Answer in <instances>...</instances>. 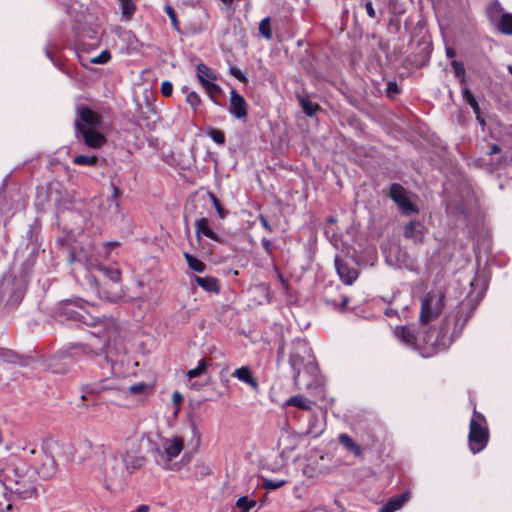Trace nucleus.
Instances as JSON below:
<instances>
[{"label":"nucleus","instance_id":"46","mask_svg":"<svg viewBox=\"0 0 512 512\" xmlns=\"http://www.w3.org/2000/svg\"><path fill=\"white\" fill-rule=\"evenodd\" d=\"M230 73L237 78L240 82H247V77L237 67H230Z\"/></svg>","mask_w":512,"mask_h":512},{"label":"nucleus","instance_id":"29","mask_svg":"<svg viewBox=\"0 0 512 512\" xmlns=\"http://www.w3.org/2000/svg\"><path fill=\"white\" fill-rule=\"evenodd\" d=\"M298 101H299L303 111L308 116L314 115L319 108V106L317 104L311 102L309 99H307L303 96H298Z\"/></svg>","mask_w":512,"mask_h":512},{"label":"nucleus","instance_id":"44","mask_svg":"<svg viewBox=\"0 0 512 512\" xmlns=\"http://www.w3.org/2000/svg\"><path fill=\"white\" fill-rule=\"evenodd\" d=\"M173 92V85L170 81H163L162 84H161V93L165 96V97H168L172 94Z\"/></svg>","mask_w":512,"mask_h":512},{"label":"nucleus","instance_id":"8","mask_svg":"<svg viewBox=\"0 0 512 512\" xmlns=\"http://www.w3.org/2000/svg\"><path fill=\"white\" fill-rule=\"evenodd\" d=\"M460 319L461 316L458 315V313L446 316L441 323L435 341L431 343V345L437 350H444L448 348L453 340L461 334L464 323L458 327V321Z\"/></svg>","mask_w":512,"mask_h":512},{"label":"nucleus","instance_id":"27","mask_svg":"<svg viewBox=\"0 0 512 512\" xmlns=\"http://www.w3.org/2000/svg\"><path fill=\"white\" fill-rule=\"evenodd\" d=\"M286 405L294 406V407L300 408L302 410H307V411L311 410L310 401L301 395H295V396L289 398L286 401Z\"/></svg>","mask_w":512,"mask_h":512},{"label":"nucleus","instance_id":"50","mask_svg":"<svg viewBox=\"0 0 512 512\" xmlns=\"http://www.w3.org/2000/svg\"><path fill=\"white\" fill-rule=\"evenodd\" d=\"M365 9H366L367 15L370 18H375L376 17V12H375V9L373 8V5H372L371 1H367L365 3Z\"/></svg>","mask_w":512,"mask_h":512},{"label":"nucleus","instance_id":"58","mask_svg":"<svg viewBox=\"0 0 512 512\" xmlns=\"http://www.w3.org/2000/svg\"><path fill=\"white\" fill-rule=\"evenodd\" d=\"M394 312L391 310H386V315L391 316Z\"/></svg>","mask_w":512,"mask_h":512},{"label":"nucleus","instance_id":"24","mask_svg":"<svg viewBox=\"0 0 512 512\" xmlns=\"http://www.w3.org/2000/svg\"><path fill=\"white\" fill-rule=\"evenodd\" d=\"M407 501L406 494H402L391 498L387 503H385L379 510V512H396L399 510L404 503Z\"/></svg>","mask_w":512,"mask_h":512},{"label":"nucleus","instance_id":"9","mask_svg":"<svg viewBox=\"0 0 512 512\" xmlns=\"http://www.w3.org/2000/svg\"><path fill=\"white\" fill-rule=\"evenodd\" d=\"M312 358V349L309 343L303 339H296L291 344V353L289 356V364L294 371L293 379L295 385H298L300 372L305 362Z\"/></svg>","mask_w":512,"mask_h":512},{"label":"nucleus","instance_id":"47","mask_svg":"<svg viewBox=\"0 0 512 512\" xmlns=\"http://www.w3.org/2000/svg\"><path fill=\"white\" fill-rule=\"evenodd\" d=\"M462 94H463V98L465 99V101L470 106H472V103H476L477 102L475 97L473 96V94L471 93V91L467 87H464L462 89Z\"/></svg>","mask_w":512,"mask_h":512},{"label":"nucleus","instance_id":"38","mask_svg":"<svg viewBox=\"0 0 512 512\" xmlns=\"http://www.w3.org/2000/svg\"><path fill=\"white\" fill-rule=\"evenodd\" d=\"M210 199L216 210L217 215L223 219L227 215V211L223 208L220 201L214 194H210Z\"/></svg>","mask_w":512,"mask_h":512},{"label":"nucleus","instance_id":"41","mask_svg":"<svg viewBox=\"0 0 512 512\" xmlns=\"http://www.w3.org/2000/svg\"><path fill=\"white\" fill-rule=\"evenodd\" d=\"M208 135L215 143L219 145H223L225 143V135L218 129H211Z\"/></svg>","mask_w":512,"mask_h":512},{"label":"nucleus","instance_id":"48","mask_svg":"<svg viewBox=\"0 0 512 512\" xmlns=\"http://www.w3.org/2000/svg\"><path fill=\"white\" fill-rule=\"evenodd\" d=\"M183 399H184L183 395L180 392H178V391L173 392L172 402L176 406V412L179 410V407H180L181 403L183 402Z\"/></svg>","mask_w":512,"mask_h":512},{"label":"nucleus","instance_id":"49","mask_svg":"<svg viewBox=\"0 0 512 512\" xmlns=\"http://www.w3.org/2000/svg\"><path fill=\"white\" fill-rule=\"evenodd\" d=\"M112 189H113V191H112V195H111V201H112L115 209H118L120 191L116 186H112Z\"/></svg>","mask_w":512,"mask_h":512},{"label":"nucleus","instance_id":"30","mask_svg":"<svg viewBox=\"0 0 512 512\" xmlns=\"http://www.w3.org/2000/svg\"><path fill=\"white\" fill-rule=\"evenodd\" d=\"M259 33L267 40L272 38L271 20L269 17H265L259 23Z\"/></svg>","mask_w":512,"mask_h":512},{"label":"nucleus","instance_id":"60","mask_svg":"<svg viewBox=\"0 0 512 512\" xmlns=\"http://www.w3.org/2000/svg\"><path fill=\"white\" fill-rule=\"evenodd\" d=\"M84 446L89 448L91 447V444L89 442H84Z\"/></svg>","mask_w":512,"mask_h":512},{"label":"nucleus","instance_id":"13","mask_svg":"<svg viewBox=\"0 0 512 512\" xmlns=\"http://www.w3.org/2000/svg\"><path fill=\"white\" fill-rule=\"evenodd\" d=\"M197 78L211 99L217 103L216 97L221 93V88L215 83V74L205 64H198Z\"/></svg>","mask_w":512,"mask_h":512},{"label":"nucleus","instance_id":"34","mask_svg":"<svg viewBox=\"0 0 512 512\" xmlns=\"http://www.w3.org/2000/svg\"><path fill=\"white\" fill-rule=\"evenodd\" d=\"M122 14L125 17H131L135 11V5L132 0H119Z\"/></svg>","mask_w":512,"mask_h":512},{"label":"nucleus","instance_id":"19","mask_svg":"<svg viewBox=\"0 0 512 512\" xmlns=\"http://www.w3.org/2000/svg\"><path fill=\"white\" fill-rule=\"evenodd\" d=\"M395 337L408 346H414L416 343V336L412 328L408 326H399L394 330Z\"/></svg>","mask_w":512,"mask_h":512},{"label":"nucleus","instance_id":"40","mask_svg":"<svg viewBox=\"0 0 512 512\" xmlns=\"http://www.w3.org/2000/svg\"><path fill=\"white\" fill-rule=\"evenodd\" d=\"M165 12L166 14L168 15L169 19L171 20V23L173 25V27L176 29V30H179L180 29V23L177 19V15H176V12L175 10L173 9L172 6H169L167 5L165 7Z\"/></svg>","mask_w":512,"mask_h":512},{"label":"nucleus","instance_id":"12","mask_svg":"<svg viewBox=\"0 0 512 512\" xmlns=\"http://www.w3.org/2000/svg\"><path fill=\"white\" fill-rule=\"evenodd\" d=\"M97 269L104 278L110 281V287L103 288L99 291L101 297L109 302L119 301L123 297V291L120 287L121 274L119 270L104 266H99Z\"/></svg>","mask_w":512,"mask_h":512},{"label":"nucleus","instance_id":"20","mask_svg":"<svg viewBox=\"0 0 512 512\" xmlns=\"http://www.w3.org/2000/svg\"><path fill=\"white\" fill-rule=\"evenodd\" d=\"M193 281H195L203 290L207 292H213L218 294L220 292L219 281L215 277L206 276H194Z\"/></svg>","mask_w":512,"mask_h":512},{"label":"nucleus","instance_id":"15","mask_svg":"<svg viewBox=\"0 0 512 512\" xmlns=\"http://www.w3.org/2000/svg\"><path fill=\"white\" fill-rule=\"evenodd\" d=\"M335 267L341 281L346 285H351L358 277V271L352 260L336 256Z\"/></svg>","mask_w":512,"mask_h":512},{"label":"nucleus","instance_id":"4","mask_svg":"<svg viewBox=\"0 0 512 512\" xmlns=\"http://www.w3.org/2000/svg\"><path fill=\"white\" fill-rule=\"evenodd\" d=\"M75 129L83 138L84 143L93 149H98L106 143L105 136L99 132L102 128L101 116L87 106L79 105L76 108Z\"/></svg>","mask_w":512,"mask_h":512},{"label":"nucleus","instance_id":"55","mask_svg":"<svg viewBox=\"0 0 512 512\" xmlns=\"http://www.w3.org/2000/svg\"><path fill=\"white\" fill-rule=\"evenodd\" d=\"M471 108L473 109V112L476 114V115H479L480 113V107L478 105V103H472V106Z\"/></svg>","mask_w":512,"mask_h":512},{"label":"nucleus","instance_id":"35","mask_svg":"<svg viewBox=\"0 0 512 512\" xmlns=\"http://www.w3.org/2000/svg\"><path fill=\"white\" fill-rule=\"evenodd\" d=\"M0 359L4 362L15 363L18 360V355L10 349L0 347Z\"/></svg>","mask_w":512,"mask_h":512},{"label":"nucleus","instance_id":"22","mask_svg":"<svg viewBox=\"0 0 512 512\" xmlns=\"http://www.w3.org/2000/svg\"><path fill=\"white\" fill-rule=\"evenodd\" d=\"M235 376L237 377V379L239 381L246 383L247 385H249L253 389L256 390L258 388V382L253 377L252 372H251L249 367L242 366V367L236 369Z\"/></svg>","mask_w":512,"mask_h":512},{"label":"nucleus","instance_id":"36","mask_svg":"<svg viewBox=\"0 0 512 512\" xmlns=\"http://www.w3.org/2000/svg\"><path fill=\"white\" fill-rule=\"evenodd\" d=\"M452 69L454 71L455 76L460 80V82L465 81V68L462 62L453 60L451 62Z\"/></svg>","mask_w":512,"mask_h":512},{"label":"nucleus","instance_id":"23","mask_svg":"<svg viewBox=\"0 0 512 512\" xmlns=\"http://www.w3.org/2000/svg\"><path fill=\"white\" fill-rule=\"evenodd\" d=\"M338 440L346 450L352 452L357 457H362L363 452L361 447L349 435L340 434Z\"/></svg>","mask_w":512,"mask_h":512},{"label":"nucleus","instance_id":"18","mask_svg":"<svg viewBox=\"0 0 512 512\" xmlns=\"http://www.w3.org/2000/svg\"><path fill=\"white\" fill-rule=\"evenodd\" d=\"M423 229L424 227L420 222L411 221L404 227V236L414 242L422 241Z\"/></svg>","mask_w":512,"mask_h":512},{"label":"nucleus","instance_id":"7","mask_svg":"<svg viewBox=\"0 0 512 512\" xmlns=\"http://www.w3.org/2000/svg\"><path fill=\"white\" fill-rule=\"evenodd\" d=\"M489 432L485 417L474 410L469 427L468 442L472 453L481 452L487 445Z\"/></svg>","mask_w":512,"mask_h":512},{"label":"nucleus","instance_id":"14","mask_svg":"<svg viewBox=\"0 0 512 512\" xmlns=\"http://www.w3.org/2000/svg\"><path fill=\"white\" fill-rule=\"evenodd\" d=\"M389 196L404 214L409 215L418 211L417 207L409 200L407 191L400 184L393 183L390 186Z\"/></svg>","mask_w":512,"mask_h":512},{"label":"nucleus","instance_id":"1","mask_svg":"<svg viewBox=\"0 0 512 512\" xmlns=\"http://www.w3.org/2000/svg\"><path fill=\"white\" fill-rule=\"evenodd\" d=\"M94 305L82 299H67L59 303L55 318L64 322L66 320L79 321L86 325H100L102 331L93 333L92 352H105L112 341L118 336L117 325L111 317H103L92 315Z\"/></svg>","mask_w":512,"mask_h":512},{"label":"nucleus","instance_id":"57","mask_svg":"<svg viewBox=\"0 0 512 512\" xmlns=\"http://www.w3.org/2000/svg\"><path fill=\"white\" fill-rule=\"evenodd\" d=\"M348 303V299L347 297H343V300H342V307H345Z\"/></svg>","mask_w":512,"mask_h":512},{"label":"nucleus","instance_id":"11","mask_svg":"<svg viewBox=\"0 0 512 512\" xmlns=\"http://www.w3.org/2000/svg\"><path fill=\"white\" fill-rule=\"evenodd\" d=\"M183 447L184 440L181 437L165 438L162 441V448L155 449L156 463L168 468L170 461L181 453Z\"/></svg>","mask_w":512,"mask_h":512},{"label":"nucleus","instance_id":"25","mask_svg":"<svg viewBox=\"0 0 512 512\" xmlns=\"http://www.w3.org/2000/svg\"><path fill=\"white\" fill-rule=\"evenodd\" d=\"M497 29L505 35H512V13L505 12L501 15Z\"/></svg>","mask_w":512,"mask_h":512},{"label":"nucleus","instance_id":"5","mask_svg":"<svg viewBox=\"0 0 512 512\" xmlns=\"http://www.w3.org/2000/svg\"><path fill=\"white\" fill-rule=\"evenodd\" d=\"M92 346L89 344H81L71 347L69 350H60L51 356L48 360V367L53 373L65 374L75 364V357L80 353L99 354L100 352H92Z\"/></svg>","mask_w":512,"mask_h":512},{"label":"nucleus","instance_id":"3","mask_svg":"<svg viewBox=\"0 0 512 512\" xmlns=\"http://www.w3.org/2000/svg\"><path fill=\"white\" fill-rule=\"evenodd\" d=\"M7 491L20 499H30L37 493L32 476L28 475L24 466H17L13 460L0 463V508H12Z\"/></svg>","mask_w":512,"mask_h":512},{"label":"nucleus","instance_id":"39","mask_svg":"<svg viewBox=\"0 0 512 512\" xmlns=\"http://www.w3.org/2000/svg\"><path fill=\"white\" fill-rule=\"evenodd\" d=\"M186 101L194 110H196L201 104L199 95L194 91H191L187 94Z\"/></svg>","mask_w":512,"mask_h":512},{"label":"nucleus","instance_id":"32","mask_svg":"<svg viewBox=\"0 0 512 512\" xmlns=\"http://www.w3.org/2000/svg\"><path fill=\"white\" fill-rule=\"evenodd\" d=\"M255 505L256 501L250 500L246 496L240 497L236 502V506L241 510V512H249Z\"/></svg>","mask_w":512,"mask_h":512},{"label":"nucleus","instance_id":"17","mask_svg":"<svg viewBox=\"0 0 512 512\" xmlns=\"http://www.w3.org/2000/svg\"><path fill=\"white\" fill-rule=\"evenodd\" d=\"M195 232H196V237L198 239L201 238V236H206L208 238H210L211 240H214L216 242H222V238L217 235L210 227H209V223H208V219L207 218H200V219H197L196 222H195Z\"/></svg>","mask_w":512,"mask_h":512},{"label":"nucleus","instance_id":"52","mask_svg":"<svg viewBox=\"0 0 512 512\" xmlns=\"http://www.w3.org/2000/svg\"><path fill=\"white\" fill-rule=\"evenodd\" d=\"M149 511H150L149 505L142 504V505L138 506L135 510H133L131 512H149Z\"/></svg>","mask_w":512,"mask_h":512},{"label":"nucleus","instance_id":"54","mask_svg":"<svg viewBox=\"0 0 512 512\" xmlns=\"http://www.w3.org/2000/svg\"><path fill=\"white\" fill-rule=\"evenodd\" d=\"M501 151V148L497 145V144H493L491 147H490V152L489 154H496V153H499Z\"/></svg>","mask_w":512,"mask_h":512},{"label":"nucleus","instance_id":"51","mask_svg":"<svg viewBox=\"0 0 512 512\" xmlns=\"http://www.w3.org/2000/svg\"><path fill=\"white\" fill-rule=\"evenodd\" d=\"M261 243H262V246H263L264 250L267 253L270 254L272 252V243H271V241L264 238V239H262Z\"/></svg>","mask_w":512,"mask_h":512},{"label":"nucleus","instance_id":"16","mask_svg":"<svg viewBox=\"0 0 512 512\" xmlns=\"http://www.w3.org/2000/svg\"><path fill=\"white\" fill-rule=\"evenodd\" d=\"M229 112L240 120L245 119L248 115V104L246 100L234 89L230 91Z\"/></svg>","mask_w":512,"mask_h":512},{"label":"nucleus","instance_id":"2","mask_svg":"<svg viewBox=\"0 0 512 512\" xmlns=\"http://www.w3.org/2000/svg\"><path fill=\"white\" fill-rule=\"evenodd\" d=\"M97 463L95 465L96 477L103 483L106 489L120 488L127 475L140 469L145 458L137 450L126 452H114L104 446L95 451Z\"/></svg>","mask_w":512,"mask_h":512},{"label":"nucleus","instance_id":"33","mask_svg":"<svg viewBox=\"0 0 512 512\" xmlns=\"http://www.w3.org/2000/svg\"><path fill=\"white\" fill-rule=\"evenodd\" d=\"M207 368V362L204 359H201L194 369H190L187 371L186 375L188 378L192 379L202 375Z\"/></svg>","mask_w":512,"mask_h":512},{"label":"nucleus","instance_id":"42","mask_svg":"<svg viewBox=\"0 0 512 512\" xmlns=\"http://www.w3.org/2000/svg\"><path fill=\"white\" fill-rule=\"evenodd\" d=\"M111 58L110 52L107 50L102 51L98 56L93 57L90 62L94 64H105Z\"/></svg>","mask_w":512,"mask_h":512},{"label":"nucleus","instance_id":"45","mask_svg":"<svg viewBox=\"0 0 512 512\" xmlns=\"http://www.w3.org/2000/svg\"><path fill=\"white\" fill-rule=\"evenodd\" d=\"M387 96L392 98L399 93V87L396 82H389L386 89Z\"/></svg>","mask_w":512,"mask_h":512},{"label":"nucleus","instance_id":"59","mask_svg":"<svg viewBox=\"0 0 512 512\" xmlns=\"http://www.w3.org/2000/svg\"><path fill=\"white\" fill-rule=\"evenodd\" d=\"M508 71H509V73L512 75V65H509V66H508Z\"/></svg>","mask_w":512,"mask_h":512},{"label":"nucleus","instance_id":"37","mask_svg":"<svg viewBox=\"0 0 512 512\" xmlns=\"http://www.w3.org/2000/svg\"><path fill=\"white\" fill-rule=\"evenodd\" d=\"M286 480H270V479H264L263 480V483H262V486L263 488L267 489V490H274V489H277V488H280L282 487L283 485L286 484Z\"/></svg>","mask_w":512,"mask_h":512},{"label":"nucleus","instance_id":"21","mask_svg":"<svg viewBox=\"0 0 512 512\" xmlns=\"http://www.w3.org/2000/svg\"><path fill=\"white\" fill-rule=\"evenodd\" d=\"M302 436L300 434H287L280 439L282 454L292 453L300 444Z\"/></svg>","mask_w":512,"mask_h":512},{"label":"nucleus","instance_id":"53","mask_svg":"<svg viewBox=\"0 0 512 512\" xmlns=\"http://www.w3.org/2000/svg\"><path fill=\"white\" fill-rule=\"evenodd\" d=\"M260 222L262 224V226L268 230V231H272V228L270 226V224L268 223L267 219L264 217V216H260Z\"/></svg>","mask_w":512,"mask_h":512},{"label":"nucleus","instance_id":"10","mask_svg":"<svg viewBox=\"0 0 512 512\" xmlns=\"http://www.w3.org/2000/svg\"><path fill=\"white\" fill-rule=\"evenodd\" d=\"M444 306V295L440 292H429L422 299L419 320L422 325L435 320Z\"/></svg>","mask_w":512,"mask_h":512},{"label":"nucleus","instance_id":"43","mask_svg":"<svg viewBox=\"0 0 512 512\" xmlns=\"http://www.w3.org/2000/svg\"><path fill=\"white\" fill-rule=\"evenodd\" d=\"M147 390H148V385L143 382L131 385L128 388V391L131 394H144L147 392Z\"/></svg>","mask_w":512,"mask_h":512},{"label":"nucleus","instance_id":"31","mask_svg":"<svg viewBox=\"0 0 512 512\" xmlns=\"http://www.w3.org/2000/svg\"><path fill=\"white\" fill-rule=\"evenodd\" d=\"M73 162L77 165L95 166L97 163V157L95 155H77L73 158Z\"/></svg>","mask_w":512,"mask_h":512},{"label":"nucleus","instance_id":"28","mask_svg":"<svg viewBox=\"0 0 512 512\" xmlns=\"http://www.w3.org/2000/svg\"><path fill=\"white\" fill-rule=\"evenodd\" d=\"M184 258L189 266V268L195 272L202 273L206 269V265L200 259L192 256L191 254L185 252Z\"/></svg>","mask_w":512,"mask_h":512},{"label":"nucleus","instance_id":"56","mask_svg":"<svg viewBox=\"0 0 512 512\" xmlns=\"http://www.w3.org/2000/svg\"><path fill=\"white\" fill-rule=\"evenodd\" d=\"M446 54L448 57L452 58L456 55V52L453 48H447L446 49Z\"/></svg>","mask_w":512,"mask_h":512},{"label":"nucleus","instance_id":"6","mask_svg":"<svg viewBox=\"0 0 512 512\" xmlns=\"http://www.w3.org/2000/svg\"><path fill=\"white\" fill-rule=\"evenodd\" d=\"M17 449H20L23 452H27L31 456H37V458L32 461V463L41 478L51 479L56 475V461L54 456L49 453L47 449L43 447L38 449L37 447L22 446L20 443L17 445Z\"/></svg>","mask_w":512,"mask_h":512},{"label":"nucleus","instance_id":"26","mask_svg":"<svg viewBox=\"0 0 512 512\" xmlns=\"http://www.w3.org/2000/svg\"><path fill=\"white\" fill-rule=\"evenodd\" d=\"M114 387L110 384L105 383H96V384H90L85 387L84 393L82 395V399H86L88 395L90 394H96L100 395L102 392L111 390Z\"/></svg>","mask_w":512,"mask_h":512}]
</instances>
